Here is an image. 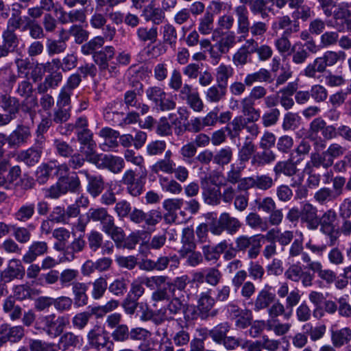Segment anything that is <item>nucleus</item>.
I'll return each instance as SVG.
<instances>
[{
    "label": "nucleus",
    "instance_id": "45",
    "mask_svg": "<svg viewBox=\"0 0 351 351\" xmlns=\"http://www.w3.org/2000/svg\"><path fill=\"white\" fill-rule=\"evenodd\" d=\"M219 221L222 223L225 230L230 234H236L241 227L240 221L234 217L230 216L228 213H223L219 217Z\"/></svg>",
    "mask_w": 351,
    "mask_h": 351
},
{
    "label": "nucleus",
    "instance_id": "18",
    "mask_svg": "<svg viewBox=\"0 0 351 351\" xmlns=\"http://www.w3.org/2000/svg\"><path fill=\"white\" fill-rule=\"evenodd\" d=\"M251 42L252 38L245 39L244 44L233 54L232 62L235 66L243 67L250 62L251 56L253 54V48Z\"/></svg>",
    "mask_w": 351,
    "mask_h": 351
},
{
    "label": "nucleus",
    "instance_id": "48",
    "mask_svg": "<svg viewBox=\"0 0 351 351\" xmlns=\"http://www.w3.org/2000/svg\"><path fill=\"white\" fill-rule=\"evenodd\" d=\"M41 153V147H32L21 152L18 155V158L28 166H33L39 161Z\"/></svg>",
    "mask_w": 351,
    "mask_h": 351
},
{
    "label": "nucleus",
    "instance_id": "39",
    "mask_svg": "<svg viewBox=\"0 0 351 351\" xmlns=\"http://www.w3.org/2000/svg\"><path fill=\"white\" fill-rule=\"evenodd\" d=\"M23 5L20 3H14L12 5L11 16L8 19L6 27L19 29L21 28L23 23V19L22 16V9Z\"/></svg>",
    "mask_w": 351,
    "mask_h": 351
},
{
    "label": "nucleus",
    "instance_id": "16",
    "mask_svg": "<svg viewBox=\"0 0 351 351\" xmlns=\"http://www.w3.org/2000/svg\"><path fill=\"white\" fill-rule=\"evenodd\" d=\"M97 167L101 169H106L110 172L117 174L121 172L125 167V162L121 157L101 154Z\"/></svg>",
    "mask_w": 351,
    "mask_h": 351
},
{
    "label": "nucleus",
    "instance_id": "51",
    "mask_svg": "<svg viewBox=\"0 0 351 351\" xmlns=\"http://www.w3.org/2000/svg\"><path fill=\"white\" fill-rule=\"evenodd\" d=\"M3 309L4 313L8 314L12 321L19 319L22 315L21 307L15 304V301L12 296H9L4 300Z\"/></svg>",
    "mask_w": 351,
    "mask_h": 351
},
{
    "label": "nucleus",
    "instance_id": "1",
    "mask_svg": "<svg viewBox=\"0 0 351 351\" xmlns=\"http://www.w3.org/2000/svg\"><path fill=\"white\" fill-rule=\"evenodd\" d=\"M81 82L82 77L79 73H73L67 78L65 84L62 87L58 95L57 107L50 114V117L54 123L61 124L70 119L71 97Z\"/></svg>",
    "mask_w": 351,
    "mask_h": 351
},
{
    "label": "nucleus",
    "instance_id": "56",
    "mask_svg": "<svg viewBox=\"0 0 351 351\" xmlns=\"http://www.w3.org/2000/svg\"><path fill=\"white\" fill-rule=\"evenodd\" d=\"M230 329V325L228 322H222L210 330V337L217 344H221L226 337L227 333Z\"/></svg>",
    "mask_w": 351,
    "mask_h": 351
},
{
    "label": "nucleus",
    "instance_id": "33",
    "mask_svg": "<svg viewBox=\"0 0 351 351\" xmlns=\"http://www.w3.org/2000/svg\"><path fill=\"white\" fill-rule=\"evenodd\" d=\"M0 108L5 113L16 118L20 110V103L16 97L2 94L0 95Z\"/></svg>",
    "mask_w": 351,
    "mask_h": 351
},
{
    "label": "nucleus",
    "instance_id": "10",
    "mask_svg": "<svg viewBox=\"0 0 351 351\" xmlns=\"http://www.w3.org/2000/svg\"><path fill=\"white\" fill-rule=\"evenodd\" d=\"M100 223L101 225V230L108 235L114 242L117 247L119 248L121 246V243L124 240L125 234L121 228L115 225L114 217L110 215Z\"/></svg>",
    "mask_w": 351,
    "mask_h": 351
},
{
    "label": "nucleus",
    "instance_id": "34",
    "mask_svg": "<svg viewBox=\"0 0 351 351\" xmlns=\"http://www.w3.org/2000/svg\"><path fill=\"white\" fill-rule=\"evenodd\" d=\"M273 80L271 72L265 68H261L254 73H247L245 77V82L248 87L252 86L254 83H271Z\"/></svg>",
    "mask_w": 351,
    "mask_h": 351
},
{
    "label": "nucleus",
    "instance_id": "8",
    "mask_svg": "<svg viewBox=\"0 0 351 351\" xmlns=\"http://www.w3.org/2000/svg\"><path fill=\"white\" fill-rule=\"evenodd\" d=\"M16 29L6 27L2 32V44L0 45V58L6 57L14 51L19 45V38L15 31Z\"/></svg>",
    "mask_w": 351,
    "mask_h": 351
},
{
    "label": "nucleus",
    "instance_id": "37",
    "mask_svg": "<svg viewBox=\"0 0 351 351\" xmlns=\"http://www.w3.org/2000/svg\"><path fill=\"white\" fill-rule=\"evenodd\" d=\"M276 159V154L271 150L263 149L253 155L251 164L254 167H261L269 165Z\"/></svg>",
    "mask_w": 351,
    "mask_h": 351
},
{
    "label": "nucleus",
    "instance_id": "58",
    "mask_svg": "<svg viewBox=\"0 0 351 351\" xmlns=\"http://www.w3.org/2000/svg\"><path fill=\"white\" fill-rule=\"evenodd\" d=\"M156 271H161L167 269L169 265L171 269L178 268L180 260L177 255L160 256L156 261Z\"/></svg>",
    "mask_w": 351,
    "mask_h": 351
},
{
    "label": "nucleus",
    "instance_id": "63",
    "mask_svg": "<svg viewBox=\"0 0 351 351\" xmlns=\"http://www.w3.org/2000/svg\"><path fill=\"white\" fill-rule=\"evenodd\" d=\"M226 94V88L217 84L207 89L205 93L206 99L211 103H218L224 98Z\"/></svg>",
    "mask_w": 351,
    "mask_h": 351
},
{
    "label": "nucleus",
    "instance_id": "54",
    "mask_svg": "<svg viewBox=\"0 0 351 351\" xmlns=\"http://www.w3.org/2000/svg\"><path fill=\"white\" fill-rule=\"evenodd\" d=\"M236 35L234 32H228L218 42L215 47L223 54L229 52L230 49L236 45Z\"/></svg>",
    "mask_w": 351,
    "mask_h": 351
},
{
    "label": "nucleus",
    "instance_id": "11",
    "mask_svg": "<svg viewBox=\"0 0 351 351\" xmlns=\"http://www.w3.org/2000/svg\"><path fill=\"white\" fill-rule=\"evenodd\" d=\"M78 173L83 175L87 181L86 191L95 198L101 194L105 188V182L101 175L91 174L88 170H80Z\"/></svg>",
    "mask_w": 351,
    "mask_h": 351
},
{
    "label": "nucleus",
    "instance_id": "4",
    "mask_svg": "<svg viewBox=\"0 0 351 351\" xmlns=\"http://www.w3.org/2000/svg\"><path fill=\"white\" fill-rule=\"evenodd\" d=\"M346 151V147L337 143H334L322 154L312 153L311 156H313L314 165H322L323 168L328 169L333 165L335 159L343 156Z\"/></svg>",
    "mask_w": 351,
    "mask_h": 351
},
{
    "label": "nucleus",
    "instance_id": "41",
    "mask_svg": "<svg viewBox=\"0 0 351 351\" xmlns=\"http://www.w3.org/2000/svg\"><path fill=\"white\" fill-rule=\"evenodd\" d=\"M86 246V242L82 237L75 238L64 250V258L68 261H72L75 259V254L84 250Z\"/></svg>",
    "mask_w": 351,
    "mask_h": 351
},
{
    "label": "nucleus",
    "instance_id": "32",
    "mask_svg": "<svg viewBox=\"0 0 351 351\" xmlns=\"http://www.w3.org/2000/svg\"><path fill=\"white\" fill-rule=\"evenodd\" d=\"M36 214V204L25 202L22 204L14 212L13 216L16 221L26 223L30 221Z\"/></svg>",
    "mask_w": 351,
    "mask_h": 351
},
{
    "label": "nucleus",
    "instance_id": "7",
    "mask_svg": "<svg viewBox=\"0 0 351 351\" xmlns=\"http://www.w3.org/2000/svg\"><path fill=\"white\" fill-rule=\"evenodd\" d=\"M25 274L24 267L19 259L10 260L6 268L0 271V281L4 284L12 281L15 278L22 279Z\"/></svg>",
    "mask_w": 351,
    "mask_h": 351
},
{
    "label": "nucleus",
    "instance_id": "22",
    "mask_svg": "<svg viewBox=\"0 0 351 351\" xmlns=\"http://www.w3.org/2000/svg\"><path fill=\"white\" fill-rule=\"evenodd\" d=\"M24 336V329L21 326H10L8 324L0 326V337L5 343L10 341L16 343Z\"/></svg>",
    "mask_w": 351,
    "mask_h": 351
},
{
    "label": "nucleus",
    "instance_id": "44",
    "mask_svg": "<svg viewBox=\"0 0 351 351\" xmlns=\"http://www.w3.org/2000/svg\"><path fill=\"white\" fill-rule=\"evenodd\" d=\"M351 339V329L344 327L339 330L332 331L331 341L334 347L341 348L348 343Z\"/></svg>",
    "mask_w": 351,
    "mask_h": 351
},
{
    "label": "nucleus",
    "instance_id": "26",
    "mask_svg": "<svg viewBox=\"0 0 351 351\" xmlns=\"http://www.w3.org/2000/svg\"><path fill=\"white\" fill-rule=\"evenodd\" d=\"M119 102L112 101L108 104L104 110V119L110 123L122 125L123 113L119 111Z\"/></svg>",
    "mask_w": 351,
    "mask_h": 351
},
{
    "label": "nucleus",
    "instance_id": "50",
    "mask_svg": "<svg viewBox=\"0 0 351 351\" xmlns=\"http://www.w3.org/2000/svg\"><path fill=\"white\" fill-rule=\"evenodd\" d=\"M253 53H256L258 59L261 62H267L271 58L274 54L273 49L267 44L259 45L258 42L252 38Z\"/></svg>",
    "mask_w": 351,
    "mask_h": 351
},
{
    "label": "nucleus",
    "instance_id": "14",
    "mask_svg": "<svg viewBox=\"0 0 351 351\" xmlns=\"http://www.w3.org/2000/svg\"><path fill=\"white\" fill-rule=\"evenodd\" d=\"M183 307L184 304L182 299L171 298L165 307L159 310L158 312L160 314V319L154 317L152 319L156 324H160L165 320H173L174 316L182 311Z\"/></svg>",
    "mask_w": 351,
    "mask_h": 351
},
{
    "label": "nucleus",
    "instance_id": "36",
    "mask_svg": "<svg viewBox=\"0 0 351 351\" xmlns=\"http://www.w3.org/2000/svg\"><path fill=\"white\" fill-rule=\"evenodd\" d=\"M114 48L112 46H107L102 50L95 52L93 59L95 63L99 66L100 70L106 71L108 67V61L114 56Z\"/></svg>",
    "mask_w": 351,
    "mask_h": 351
},
{
    "label": "nucleus",
    "instance_id": "28",
    "mask_svg": "<svg viewBox=\"0 0 351 351\" xmlns=\"http://www.w3.org/2000/svg\"><path fill=\"white\" fill-rule=\"evenodd\" d=\"M245 121L243 116L238 115L234 117L225 127V130L232 141L240 139L241 134L245 129Z\"/></svg>",
    "mask_w": 351,
    "mask_h": 351
},
{
    "label": "nucleus",
    "instance_id": "17",
    "mask_svg": "<svg viewBox=\"0 0 351 351\" xmlns=\"http://www.w3.org/2000/svg\"><path fill=\"white\" fill-rule=\"evenodd\" d=\"M87 341L90 348L97 351L104 348L108 343V337L98 325L94 326L87 333Z\"/></svg>",
    "mask_w": 351,
    "mask_h": 351
},
{
    "label": "nucleus",
    "instance_id": "35",
    "mask_svg": "<svg viewBox=\"0 0 351 351\" xmlns=\"http://www.w3.org/2000/svg\"><path fill=\"white\" fill-rule=\"evenodd\" d=\"M276 295L266 289L261 290L254 301V309L255 311L268 308L269 306L275 301Z\"/></svg>",
    "mask_w": 351,
    "mask_h": 351
},
{
    "label": "nucleus",
    "instance_id": "6",
    "mask_svg": "<svg viewBox=\"0 0 351 351\" xmlns=\"http://www.w3.org/2000/svg\"><path fill=\"white\" fill-rule=\"evenodd\" d=\"M156 335L160 337L157 350L150 348L149 343H141L138 348L140 351H185L180 348L175 350L171 339L169 337L167 329L165 328H159L156 331Z\"/></svg>",
    "mask_w": 351,
    "mask_h": 351
},
{
    "label": "nucleus",
    "instance_id": "46",
    "mask_svg": "<svg viewBox=\"0 0 351 351\" xmlns=\"http://www.w3.org/2000/svg\"><path fill=\"white\" fill-rule=\"evenodd\" d=\"M158 28L156 26H141L136 29V36L139 41L154 43L158 38Z\"/></svg>",
    "mask_w": 351,
    "mask_h": 351
},
{
    "label": "nucleus",
    "instance_id": "27",
    "mask_svg": "<svg viewBox=\"0 0 351 351\" xmlns=\"http://www.w3.org/2000/svg\"><path fill=\"white\" fill-rule=\"evenodd\" d=\"M99 136L104 140V143L101 145V148L104 151H109L118 146L117 138L119 136V132L106 127L99 130Z\"/></svg>",
    "mask_w": 351,
    "mask_h": 351
},
{
    "label": "nucleus",
    "instance_id": "19",
    "mask_svg": "<svg viewBox=\"0 0 351 351\" xmlns=\"http://www.w3.org/2000/svg\"><path fill=\"white\" fill-rule=\"evenodd\" d=\"M49 246L47 242L34 241L29 245L27 252L23 256L22 261L26 264H30L35 261L38 257L47 253Z\"/></svg>",
    "mask_w": 351,
    "mask_h": 351
},
{
    "label": "nucleus",
    "instance_id": "2",
    "mask_svg": "<svg viewBox=\"0 0 351 351\" xmlns=\"http://www.w3.org/2000/svg\"><path fill=\"white\" fill-rule=\"evenodd\" d=\"M68 315H56L55 313L40 316L35 322L36 330L51 338L60 336L69 325Z\"/></svg>",
    "mask_w": 351,
    "mask_h": 351
},
{
    "label": "nucleus",
    "instance_id": "64",
    "mask_svg": "<svg viewBox=\"0 0 351 351\" xmlns=\"http://www.w3.org/2000/svg\"><path fill=\"white\" fill-rule=\"evenodd\" d=\"M265 326L267 330L273 331L277 336H282L290 330L291 324L281 323L278 319H267Z\"/></svg>",
    "mask_w": 351,
    "mask_h": 351
},
{
    "label": "nucleus",
    "instance_id": "47",
    "mask_svg": "<svg viewBox=\"0 0 351 351\" xmlns=\"http://www.w3.org/2000/svg\"><path fill=\"white\" fill-rule=\"evenodd\" d=\"M246 224L251 228L265 232L268 230V222L256 213H250L245 218Z\"/></svg>",
    "mask_w": 351,
    "mask_h": 351
},
{
    "label": "nucleus",
    "instance_id": "31",
    "mask_svg": "<svg viewBox=\"0 0 351 351\" xmlns=\"http://www.w3.org/2000/svg\"><path fill=\"white\" fill-rule=\"evenodd\" d=\"M313 161V156H311L310 160L306 162L303 170L304 173L308 176L306 184L309 189H316L318 187L321 179L320 174L316 173L314 169L319 168L322 167V165H315Z\"/></svg>",
    "mask_w": 351,
    "mask_h": 351
},
{
    "label": "nucleus",
    "instance_id": "60",
    "mask_svg": "<svg viewBox=\"0 0 351 351\" xmlns=\"http://www.w3.org/2000/svg\"><path fill=\"white\" fill-rule=\"evenodd\" d=\"M25 19L28 20V21L26 25L22 27L23 31L28 29L29 36L34 40L45 38V32L41 25L35 20H30L28 16L25 17Z\"/></svg>",
    "mask_w": 351,
    "mask_h": 351
},
{
    "label": "nucleus",
    "instance_id": "29",
    "mask_svg": "<svg viewBox=\"0 0 351 351\" xmlns=\"http://www.w3.org/2000/svg\"><path fill=\"white\" fill-rule=\"evenodd\" d=\"M58 342L63 351L73 350L82 346L83 339L73 332H66L60 336Z\"/></svg>",
    "mask_w": 351,
    "mask_h": 351
},
{
    "label": "nucleus",
    "instance_id": "12",
    "mask_svg": "<svg viewBox=\"0 0 351 351\" xmlns=\"http://www.w3.org/2000/svg\"><path fill=\"white\" fill-rule=\"evenodd\" d=\"M299 29V22L294 21L293 25L290 28L285 30L281 36L275 39L274 46L281 56H284L285 54L290 55V51L293 48V45L288 37L291 34L298 32Z\"/></svg>",
    "mask_w": 351,
    "mask_h": 351
},
{
    "label": "nucleus",
    "instance_id": "30",
    "mask_svg": "<svg viewBox=\"0 0 351 351\" xmlns=\"http://www.w3.org/2000/svg\"><path fill=\"white\" fill-rule=\"evenodd\" d=\"M241 110L242 116L248 122H257L261 118V110L255 108V103L245 98H243L241 101Z\"/></svg>",
    "mask_w": 351,
    "mask_h": 351
},
{
    "label": "nucleus",
    "instance_id": "42",
    "mask_svg": "<svg viewBox=\"0 0 351 351\" xmlns=\"http://www.w3.org/2000/svg\"><path fill=\"white\" fill-rule=\"evenodd\" d=\"M255 145L250 137L247 136L238 152V158L240 161V165H245L246 162H247L250 158L252 159L253 155L255 154Z\"/></svg>",
    "mask_w": 351,
    "mask_h": 351
},
{
    "label": "nucleus",
    "instance_id": "59",
    "mask_svg": "<svg viewBox=\"0 0 351 351\" xmlns=\"http://www.w3.org/2000/svg\"><path fill=\"white\" fill-rule=\"evenodd\" d=\"M159 184L162 190L173 195H178L182 191V186L175 180L169 179L162 176L158 178Z\"/></svg>",
    "mask_w": 351,
    "mask_h": 351
},
{
    "label": "nucleus",
    "instance_id": "61",
    "mask_svg": "<svg viewBox=\"0 0 351 351\" xmlns=\"http://www.w3.org/2000/svg\"><path fill=\"white\" fill-rule=\"evenodd\" d=\"M12 227L13 228V236L19 243L25 244L30 241L32 237L31 230L34 229V226L32 223L29 224L27 227H16L14 226H12Z\"/></svg>",
    "mask_w": 351,
    "mask_h": 351
},
{
    "label": "nucleus",
    "instance_id": "24",
    "mask_svg": "<svg viewBox=\"0 0 351 351\" xmlns=\"http://www.w3.org/2000/svg\"><path fill=\"white\" fill-rule=\"evenodd\" d=\"M182 247L178 251L179 254L182 257H185L191 252H193L196 248L195 243L194 231L191 228H185L182 230L181 237Z\"/></svg>",
    "mask_w": 351,
    "mask_h": 351
},
{
    "label": "nucleus",
    "instance_id": "9",
    "mask_svg": "<svg viewBox=\"0 0 351 351\" xmlns=\"http://www.w3.org/2000/svg\"><path fill=\"white\" fill-rule=\"evenodd\" d=\"M54 12L58 16V21L60 24L80 23L86 21V11L84 9H73L66 12L62 6L56 8Z\"/></svg>",
    "mask_w": 351,
    "mask_h": 351
},
{
    "label": "nucleus",
    "instance_id": "25",
    "mask_svg": "<svg viewBox=\"0 0 351 351\" xmlns=\"http://www.w3.org/2000/svg\"><path fill=\"white\" fill-rule=\"evenodd\" d=\"M31 135L28 127L19 125L8 136V143L10 147H19L25 143Z\"/></svg>",
    "mask_w": 351,
    "mask_h": 351
},
{
    "label": "nucleus",
    "instance_id": "62",
    "mask_svg": "<svg viewBox=\"0 0 351 351\" xmlns=\"http://www.w3.org/2000/svg\"><path fill=\"white\" fill-rule=\"evenodd\" d=\"M214 156V163L223 167L229 164L233 156V150L229 146H226L223 148H221L218 150L215 154Z\"/></svg>",
    "mask_w": 351,
    "mask_h": 351
},
{
    "label": "nucleus",
    "instance_id": "21",
    "mask_svg": "<svg viewBox=\"0 0 351 351\" xmlns=\"http://www.w3.org/2000/svg\"><path fill=\"white\" fill-rule=\"evenodd\" d=\"M234 12L237 18V33L240 34L248 35L250 29L249 12L244 5H237L234 8Z\"/></svg>",
    "mask_w": 351,
    "mask_h": 351
},
{
    "label": "nucleus",
    "instance_id": "5",
    "mask_svg": "<svg viewBox=\"0 0 351 351\" xmlns=\"http://www.w3.org/2000/svg\"><path fill=\"white\" fill-rule=\"evenodd\" d=\"M236 248L239 252H244L247 249L249 259H256L261 252V241L258 236L241 235L235 239Z\"/></svg>",
    "mask_w": 351,
    "mask_h": 351
},
{
    "label": "nucleus",
    "instance_id": "23",
    "mask_svg": "<svg viewBox=\"0 0 351 351\" xmlns=\"http://www.w3.org/2000/svg\"><path fill=\"white\" fill-rule=\"evenodd\" d=\"M88 286L87 283L75 282L73 284L72 293L73 295V304L75 306L80 308L88 304L89 298L87 294Z\"/></svg>",
    "mask_w": 351,
    "mask_h": 351
},
{
    "label": "nucleus",
    "instance_id": "15",
    "mask_svg": "<svg viewBox=\"0 0 351 351\" xmlns=\"http://www.w3.org/2000/svg\"><path fill=\"white\" fill-rule=\"evenodd\" d=\"M227 311L233 318H237L236 326L241 328L247 327L252 319V313L250 310L241 309L234 303H229L226 306Z\"/></svg>",
    "mask_w": 351,
    "mask_h": 351
},
{
    "label": "nucleus",
    "instance_id": "52",
    "mask_svg": "<svg viewBox=\"0 0 351 351\" xmlns=\"http://www.w3.org/2000/svg\"><path fill=\"white\" fill-rule=\"evenodd\" d=\"M198 32L202 35H209L214 29V16L208 11H206L204 15L198 21Z\"/></svg>",
    "mask_w": 351,
    "mask_h": 351
},
{
    "label": "nucleus",
    "instance_id": "13",
    "mask_svg": "<svg viewBox=\"0 0 351 351\" xmlns=\"http://www.w3.org/2000/svg\"><path fill=\"white\" fill-rule=\"evenodd\" d=\"M301 221L306 223L309 230H316L320 223L317 208L312 204L306 202L301 206Z\"/></svg>",
    "mask_w": 351,
    "mask_h": 351
},
{
    "label": "nucleus",
    "instance_id": "55",
    "mask_svg": "<svg viewBox=\"0 0 351 351\" xmlns=\"http://www.w3.org/2000/svg\"><path fill=\"white\" fill-rule=\"evenodd\" d=\"M91 297L95 300L103 298L108 287L107 279L103 276L96 278L91 282Z\"/></svg>",
    "mask_w": 351,
    "mask_h": 351
},
{
    "label": "nucleus",
    "instance_id": "49",
    "mask_svg": "<svg viewBox=\"0 0 351 351\" xmlns=\"http://www.w3.org/2000/svg\"><path fill=\"white\" fill-rule=\"evenodd\" d=\"M234 69L230 65L221 64L215 69L216 82L221 86L227 87L228 80L232 77Z\"/></svg>",
    "mask_w": 351,
    "mask_h": 351
},
{
    "label": "nucleus",
    "instance_id": "38",
    "mask_svg": "<svg viewBox=\"0 0 351 351\" xmlns=\"http://www.w3.org/2000/svg\"><path fill=\"white\" fill-rule=\"evenodd\" d=\"M276 177L283 174L288 177H291L296 174L298 171L297 165L292 160L289 159L278 162L273 169Z\"/></svg>",
    "mask_w": 351,
    "mask_h": 351
},
{
    "label": "nucleus",
    "instance_id": "40",
    "mask_svg": "<svg viewBox=\"0 0 351 351\" xmlns=\"http://www.w3.org/2000/svg\"><path fill=\"white\" fill-rule=\"evenodd\" d=\"M326 67L319 57H317L313 62L308 63L303 69L302 73L308 78L317 79L319 77V73H324Z\"/></svg>",
    "mask_w": 351,
    "mask_h": 351
},
{
    "label": "nucleus",
    "instance_id": "3",
    "mask_svg": "<svg viewBox=\"0 0 351 351\" xmlns=\"http://www.w3.org/2000/svg\"><path fill=\"white\" fill-rule=\"evenodd\" d=\"M215 299L211 295V291L202 292L198 298L197 310L192 319L199 318L206 320L215 317L218 314V310L214 308Z\"/></svg>",
    "mask_w": 351,
    "mask_h": 351
},
{
    "label": "nucleus",
    "instance_id": "57",
    "mask_svg": "<svg viewBox=\"0 0 351 351\" xmlns=\"http://www.w3.org/2000/svg\"><path fill=\"white\" fill-rule=\"evenodd\" d=\"M69 38V36H65V38L62 40H56L52 38L47 39L46 47L48 54L49 56H53L63 53L66 49L67 45L66 42Z\"/></svg>",
    "mask_w": 351,
    "mask_h": 351
},
{
    "label": "nucleus",
    "instance_id": "20",
    "mask_svg": "<svg viewBox=\"0 0 351 351\" xmlns=\"http://www.w3.org/2000/svg\"><path fill=\"white\" fill-rule=\"evenodd\" d=\"M142 16L147 22L150 21L158 25L165 21L166 15L161 8L156 7L154 1H151L143 8Z\"/></svg>",
    "mask_w": 351,
    "mask_h": 351
},
{
    "label": "nucleus",
    "instance_id": "53",
    "mask_svg": "<svg viewBox=\"0 0 351 351\" xmlns=\"http://www.w3.org/2000/svg\"><path fill=\"white\" fill-rule=\"evenodd\" d=\"M291 54H292V62L295 64H304L310 56L301 42H296L293 45V48L290 51Z\"/></svg>",
    "mask_w": 351,
    "mask_h": 351
},
{
    "label": "nucleus",
    "instance_id": "43",
    "mask_svg": "<svg viewBox=\"0 0 351 351\" xmlns=\"http://www.w3.org/2000/svg\"><path fill=\"white\" fill-rule=\"evenodd\" d=\"M32 92L33 86L28 80H23L21 82L16 89V94L26 99H29L27 103L29 104L30 108H34L38 104L36 97H32Z\"/></svg>",
    "mask_w": 351,
    "mask_h": 351
}]
</instances>
